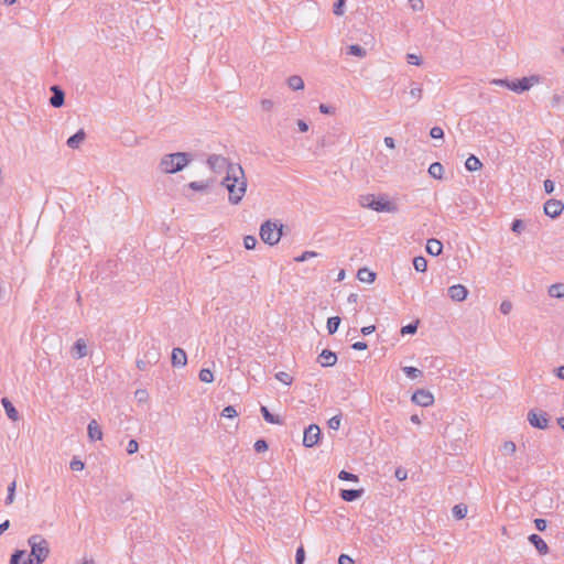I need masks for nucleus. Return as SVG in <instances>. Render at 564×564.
<instances>
[{
	"instance_id": "1",
	"label": "nucleus",
	"mask_w": 564,
	"mask_h": 564,
	"mask_svg": "<svg viewBox=\"0 0 564 564\" xmlns=\"http://www.w3.org/2000/svg\"><path fill=\"white\" fill-rule=\"evenodd\" d=\"M220 185L228 191V202L231 205L240 204L248 186L242 166H230Z\"/></svg>"
},
{
	"instance_id": "2",
	"label": "nucleus",
	"mask_w": 564,
	"mask_h": 564,
	"mask_svg": "<svg viewBox=\"0 0 564 564\" xmlns=\"http://www.w3.org/2000/svg\"><path fill=\"white\" fill-rule=\"evenodd\" d=\"M193 160L192 153L175 152L165 154L160 161V170L166 174H175L183 171Z\"/></svg>"
},
{
	"instance_id": "3",
	"label": "nucleus",
	"mask_w": 564,
	"mask_h": 564,
	"mask_svg": "<svg viewBox=\"0 0 564 564\" xmlns=\"http://www.w3.org/2000/svg\"><path fill=\"white\" fill-rule=\"evenodd\" d=\"M31 552L28 564H42L50 555V544L41 534H33L28 539Z\"/></svg>"
},
{
	"instance_id": "4",
	"label": "nucleus",
	"mask_w": 564,
	"mask_h": 564,
	"mask_svg": "<svg viewBox=\"0 0 564 564\" xmlns=\"http://www.w3.org/2000/svg\"><path fill=\"white\" fill-rule=\"evenodd\" d=\"M283 228V224L268 219L260 226V238L264 243L274 246L280 241Z\"/></svg>"
},
{
	"instance_id": "5",
	"label": "nucleus",
	"mask_w": 564,
	"mask_h": 564,
	"mask_svg": "<svg viewBox=\"0 0 564 564\" xmlns=\"http://www.w3.org/2000/svg\"><path fill=\"white\" fill-rule=\"evenodd\" d=\"M360 203L364 207H368L372 210L393 212L395 206L384 196H376L375 194H367L360 197Z\"/></svg>"
},
{
	"instance_id": "6",
	"label": "nucleus",
	"mask_w": 564,
	"mask_h": 564,
	"mask_svg": "<svg viewBox=\"0 0 564 564\" xmlns=\"http://www.w3.org/2000/svg\"><path fill=\"white\" fill-rule=\"evenodd\" d=\"M527 420L532 427L546 430L549 427L550 415L545 411L535 408L528 412Z\"/></svg>"
},
{
	"instance_id": "7",
	"label": "nucleus",
	"mask_w": 564,
	"mask_h": 564,
	"mask_svg": "<svg viewBox=\"0 0 564 564\" xmlns=\"http://www.w3.org/2000/svg\"><path fill=\"white\" fill-rule=\"evenodd\" d=\"M142 354L148 364L156 365L161 358V347L159 343L152 338L142 346Z\"/></svg>"
},
{
	"instance_id": "8",
	"label": "nucleus",
	"mask_w": 564,
	"mask_h": 564,
	"mask_svg": "<svg viewBox=\"0 0 564 564\" xmlns=\"http://www.w3.org/2000/svg\"><path fill=\"white\" fill-rule=\"evenodd\" d=\"M207 164L210 170L215 173H220L223 171H228L230 166H239L240 164L231 163L223 155L212 154L207 159Z\"/></svg>"
},
{
	"instance_id": "9",
	"label": "nucleus",
	"mask_w": 564,
	"mask_h": 564,
	"mask_svg": "<svg viewBox=\"0 0 564 564\" xmlns=\"http://www.w3.org/2000/svg\"><path fill=\"white\" fill-rule=\"evenodd\" d=\"M322 437V431L318 425L310 424L304 429L303 435V445L305 447H314L316 446Z\"/></svg>"
},
{
	"instance_id": "10",
	"label": "nucleus",
	"mask_w": 564,
	"mask_h": 564,
	"mask_svg": "<svg viewBox=\"0 0 564 564\" xmlns=\"http://www.w3.org/2000/svg\"><path fill=\"white\" fill-rule=\"evenodd\" d=\"M543 209H544V214L552 218V219H556L561 216V214L563 213L564 210V204L562 200H558V199H554V198H551V199H547L545 203H544V206H543Z\"/></svg>"
},
{
	"instance_id": "11",
	"label": "nucleus",
	"mask_w": 564,
	"mask_h": 564,
	"mask_svg": "<svg viewBox=\"0 0 564 564\" xmlns=\"http://www.w3.org/2000/svg\"><path fill=\"white\" fill-rule=\"evenodd\" d=\"M541 77L539 75H531L529 77H522V78H516L517 86L516 93L522 94L524 91H528L534 84H538L540 82Z\"/></svg>"
},
{
	"instance_id": "12",
	"label": "nucleus",
	"mask_w": 564,
	"mask_h": 564,
	"mask_svg": "<svg viewBox=\"0 0 564 564\" xmlns=\"http://www.w3.org/2000/svg\"><path fill=\"white\" fill-rule=\"evenodd\" d=\"M411 400L413 403H415L417 405L429 406V405L433 404L434 397L431 392L423 390V389H419L412 394Z\"/></svg>"
},
{
	"instance_id": "13",
	"label": "nucleus",
	"mask_w": 564,
	"mask_h": 564,
	"mask_svg": "<svg viewBox=\"0 0 564 564\" xmlns=\"http://www.w3.org/2000/svg\"><path fill=\"white\" fill-rule=\"evenodd\" d=\"M52 96L50 97V105L53 108H61L65 104V91L58 85L51 87Z\"/></svg>"
},
{
	"instance_id": "14",
	"label": "nucleus",
	"mask_w": 564,
	"mask_h": 564,
	"mask_svg": "<svg viewBox=\"0 0 564 564\" xmlns=\"http://www.w3.org/2000/svg\"><path fill=\"white\" fill-rule=\"evenodd\" d=\"M448 296L455 302H463L468 295V289L463 284H454L448 288Z\"/></svg>"
},
{
	"instance_id": "15",
	"label": "nucleus",
	"mask_w": 564,
	"mask_h": 564,
	"mask_svg": "<svg viewBox=\"0 0 564 564\" xmlns=\"http://www.w3.org/2000/svg\"><path fill=\"white\" fill-rule=\"evenodd\" d=\"M171 364L174 368H182L187 365V355L183 348H173L171 354Z\"/></svg>"
},
{
	"instance_id": "16",
	"label": "nucleus",
	"mask_w": 564,
	"mask_h": 564,
	"mask_svg": "<svg viewBox=\"0 0 564 564\" xmlns=\"http://www.w3.org/2000/svg\"><path fill=\"white\" fill-rule=\"evenodd\" d=\"M317 362L322 367H332L337 362V355L330 349H323L317 357Z\"/></svg>"
},
{
	"instance_id": "17",
	"label": "nucleus",
	"mask_w": 564,
	"mask_h": 564,
	"mask_svg": "<svg viewBox=\"0 0 564 564\" xmlns=\"http://www.w3.org/2000/svg\"><path fill=\"white\" fill-rule=\"evenodd\" d=\"M528 540L540 555H546L550 552L546 542L539 534L532 533L528 536Z\"/></svg>"
},
{
	"instance_id": "18",
	"label": "nucleus",
	"mask_w": 564,
	"mask_h": 564,
	"mask_svg": "<svg viewBox=\"0 0 564 564\" xmlns=\"http://www.w3.org/2000/svg\"><path fill=\"white\" fill-rule=\"evenodd\" d=\"M365 490L360 489H340L339 497L347 502H352L362 497Z\"/></svg>"
},
{
	"instance_id": "19",
	"label": "nucleus",
	"mask_w": 564,
	"mask_h": 564,
	"mask_svg": "<svg viewBox=\"0 0 564 564\" xmlns=\"http://www.w3.org/2000/svg\"><path fill=\"white\" fill-rule=\"evenodd\" d=\"M87 434L91 442L100 441L102 438V431L96 420H91L88 423Z\"/></svg>"
},
{
	"instance_id": "20",
	"label": "nucleus",
	"mask_w": 564,
	"mask_h": 564,
	"mask_svg": "<svg viewBox=\"0 0 564 564\" xmlns=\"http://www.w3.org/2000/svg\"><path fill=\"white\" fill-rule=\"evenodd\" d=\"M72 355L75 359H80L87 355V344L83 338H78L73 347Z\"/></svg>"
},
{
	"instance_id": "21",
	"label": "nucleus",
	"mask_w": 564,
	"mask_h": 564,
	"mask_svg": "<svg viewBox=\"0 0 564 564\" xmlns=\"http://www.w3.org/2000/svg\"><path fill=\"white\" fill-rule=\"evenodd\" d=\"M425 250L433 257L440 256L443 251V243L436 238H430L426 242Z\"/></svg>"
},
{
	"instance_id": "22",
	"label": "nucleus",
	"mask_w": 564,
	"mask_h": 564,
	"mask_svg": "<svg viewBox=\"0 0 564 564\" xmlns=\"http://www.w3.org/2000/svg\"><path fill=\"white\" fill-rule=\"evenodd\" d=\"M85 138H86V132L84 131V129H79L78 131H76L73 135H70L67 139L66 144L70 149H77V148H79L80 143H83Z\"/></svg>"
},
{
	"instance_id": "23",
	"label": "nucleus",
	"mask_w": 564,
	"mask_h": 564,
	"mask_svg": "<svg viewBox=\"0 0 564 564\" xmlns=\"http://www.w3.org/2000/svg\"><path fill=\"white\" fill-rule=\"evenodd\" d=\"M260 412H261L262 417H263V420L265 422H268L270 424H276V425L284 424V421L279 415H275V414L271 413L269 411L268 406L261 405L260 406Z\"/></svg>"
},
{
	"instance_id": "24",
	"label": "nucleus",
	"mask_w": 564,
	"mask_h": 564,
	"mask_svg": "<svg viewBox=\"0 0 564 564\" xmlns=\"http://www.w3.org/2000/svg\"><path fill=\"white\" fill-rule=\"evenodd\" d=\"M1 403L3 405V409L6 411L7 416L11 421H18L19 420V412L15 409V406L13 405V403L8 398H6V397L1 399Z\"/></svg>"
},
{
	"instance_id": "25",
	"label": "nucleus",
	"mask_w": 564,
	"mask_h": 564,
	"mask_svg": "<svg viewBox=\"0 0 564 564\" xmlns=\"http://www.w3.org/2000/svg\"><path fill=\"white\" fill-rule=\"evenodd\" d=\"M376 276V273L366 267L360 268L357 272V278L361 282L372 283Z\"/></svg>"
},
{
	"instance_id": "26",
	"label": "nucleus",
	"mask_w": 564,
	"mask_h": 564,
	"mask_svg": "<svg viewBox=\"0 0 564 564\" xmlns=\"http://www.w3.org/2000/svg\"><path fill=\"white\" fill-rule=\"evenodd\" d=\"M26 550L17 549L10 556L9 564H28Z\"/></svg>"
},
{
	"instance_id": "27",
	"label": "nucleus",
	"mask_w": 564,
	"mask_h": 564,
	"mask_svg": "<svg viewBox=\"0 0 564 564\" xmlns=\"http://www.w3.org/2000/svg\"><path fill=\"white\" fill-rule=\"evenodd\" d=\"M465 167L469 172H475L482 167V163L476 155L470 154L465 162Z\"/></svg>"
},
{
	"instance_id": "28",
	"label": "nucleus",
	"mask_w": 564,
	"mask_h": 564,
	"mask_svg": "<svg viewBox=\"0 0 564 564\" xmlns=\"http://www.w3.org/2000/svg\"><path fill=\"white\" fill-rule=\"evenodd\" d=\"M429 174L435 180H443L444 167L440 162H434L429 167Z\"/></svg>"
},
{
	"instance_id": "29",
	"label": "nucleus",
	"mask_w": 564,
	"mask_h": 564,
	"mask_svg": "<svg viewBox=\"0 0 564 564\" xmlns=\"http://www.w3.org/2000/svg\"><path fill=\"white\" fill-rule=\"evenodd\" d=\"M492 85L500 86L508 88L509 90L516 93L514 86H517L516 79H508V78H496L491 80Z\"/></svg>"
},
{
	"instance_id": "30",
	"label": "nucleus",
	"mask_w": 564,
	"mask_h": 564,
	"mask_svg": "<svg viewBox=\"0 0 564 564\" xmlns=\"http://www.w3.org/2000/svg\"><path fill=\"white\" fill-rule=\"evenodd\" d=\"M547 293L551 297L564 299V283L552 284L549 288Z\"/></svg>"
},
{
	"instance_id": "31",
	"label": "nucleus",
	"mask_w": 564,
	"mask_h": 564,
	"mask_svg": "<svg viewBox=\"0 0 564 564\" xmlns=\"http://www.w3.org/2000/svg\"><path fill=\"white\" fill-rule=\"evenodd\" d=\"M213 182V180H208L206 182L193 181L187 184V187L196 192H206L210 187Z\"/></svg>"
},
{
	"instance_id": "32",
	"label": "nucleus",
	"mask_w": 564,
	"mask_h": 564,
	"mask_svg": "<svg viewBox=\"0 0 564 564\" xmlns=\"http://www.w3.org/2000/svg\"><path fill=\"white\" fill-rule=\"evenodd\" d=\"M341 323V318L339 316H332L327 318L326 328L329 335H334Z\"/></svg>"
},
{
	"instance_id": "33",
	"label": "nucleus",
	"mask_w": 564,
	"mask_h": 564,
	"mask_svg": "<svg viewBox=\"0 0 564 564\" xmlns=\"http://www.w3.org/2000/svg\"><path fill=\"white\" fill-rule=\"evenodd\" d=\"M402 371L404 372V375L409 378V379H412V380H415V379H419V378H422L423 377V371L415 368V367H412V366H405L402 368Z\"/></svg>"
},
{
	"instance_id": "34",
	"label": "nucleus",
	"mask_w": 564,
	"mask_h": 564,
	"mask_svg": "<svg viewBox=\"0 0 564 564\" xmlns=\"http://www.w3.org/2000/svg\"><path fill=\"white\" fill-rule=\"evenodd\" d=\"M288 85L293 90H300L304 88V82L301 76L292 75L288 78Z\"/></svg>"
},
{
	"instance_id": "35",
	"label": "nucleus",
	"mask_w": 564,
	"mask_h": 564,
	"mask_svg": "<svg viewBox=\"0 0 564 564\" xmlns=\"http://www.w3.org/2000/svg\"><path fill=\"white\" fill-rule=\"evenodd\" d=\"M347 54L362 58L366 56L367 51L359 44H351L347 47Z\"/></svg>"
},
{
	"instance_id": "36",
	"label": "nucleus",
	"mask_w": 564,
	"mask_h": 564,
	"mask_svg": "<svg viewBox=\"0 0 564 564\" xmlns=\"http://www.w3.org/2000/svg\"><path fill=\"white\" fill-rule=\"evenodd\" d=\"M413 267L417 272H425L427 269V260L423 256L413 259Z\"/></svg>"
},
{
	"instance_id": "37",
	"label": "nucleus",
	"mask_w": 564,
	"mask_h": 564,
	"mask_svg": "<svg viewBox=\"0 0 564 564\" xmlns=\"http://www.w3.org/2000/svg\"><path fill=\"white\" fill-rule=\"evenodd\" d=\"M452 512L457 520H462L467 514V506L464 503L455 505L452 509Z\"/></svg>"
},
{
	"instance_id": "38",
	"label": "nucleus",
	"mask_w": 564,
	"mask_h": 564,
	"mask_svg": "<svg viewBox=\"0 0 564 564\" xmlns=\"http://www.w3.org/2000/svg\"><path fill=\"white\" fill-rule=\"evenodd\" d=\"M419 323V319H416L405 326H402L400 330L401 335H414L417 332Z\"/></svg>"
},
{
	"instance_id": "39",
	"label": "nucleus",
	"mask_w": 564,
	"mask_h": 564,
	"mask_svg": "<svg viewBox=\"0 0 564 564\" xmlns=\"http://www.w3.org/2000/svg\"><path fill=\"white\" fill-rule=\"evenodd\" d=\"M198 377H199L200 381L206 382V383H210L214 381V373L208 368L200 369Z\"/></svg>"
},
{
	"instance_id": "40",
	"label": "nucleus",
	"mask_w": 564,
	"mask_h": 564,
	"mask_svg": "<svg viewBox=\"0 0 564 564\" xmlns=\"http://www.w3.org/2000/svg\"><path fill=\"white\" fill-rule=\"evenodd\" d=\"M338 478L340 480H344V481H352V482H357L359 480V477L358 475L356 474H352L350 471H347L345 469L340 470L339 474H338Z\"/></svg>"
},
{
	"instance_id": "41",
	"label": "nucleus",
	"mask_w": 564,
	"mask_h": 564,
	"mask_svg": "<svg viewBox=\"0 0 564 564\" xmlns=\"http://www.w3.org/2000/svg\"><path fill=\"white\" fill-rule=\"evenodd\" d=\"M15 489H17V481L13 480L8 486V495H7V498H6V505L9 506V505H11L13 502L14 496H15Z\"/></svg>"
},
{
	"instance_id": "42",
	"label": "nucleus",
	"mask_w": 564,
	"mask_h": 564,
	"mask_svg": "<svg viewBox=\"0 0 564 564\" xmlns=\"http://www.w3.org/2000/svg\"><path fill=\"white\" fill-rule=\"evenodd\" d=\"M346 8V0H336L333 4V13L335 15H343Z\"/></svg>"
},
{
	"instance_id": "43",
	"label": "nucleus",
	"mask_w": 564,
	"mask_h": 564,
	"mask_svg": "<svg viewBox=\"0 0 564 564\" xmlns=\"http://www.w3.org/2000/svg\"><path fill=\"white\" fill-rule=\"evenodd\" d=\"M69 468L73 471H80L85 468V463L78 458L77 456H74L73 459L69 463Z\"/></svg>"
},
{
	"instance_id": "44",
	"label": "nucleus",
	"mask_w": 564,
	"mask_h": 564,
	"mask_svg": "<svg viewBox=\"0 0 564 564\" xmlns=\"http://www.w3.org/2000/svg\"><path fill=\"white\" fill-rule=\"evenodd\" d=\"M422 87L419 84L412 83V88L409 91L411 98L420 100L422 98Z\"/></svg>"
},
{
	"instance_id": "45",
	"label": "nucleus",
	"mask_w": 564,
	"mask_h": 564,
	"mask_svg": "<svg viewBox=\"0 0 564 564\" xmlns=\"http://www.w3.org/2000/svg\"><path fill=\"white\" fill-rule=\"evenodd\" d=\"M253 448L257 453H263L268 451L269 444L264 438H259L254 442Z\"/></svg>"
},
{
	"instance_id": "46",
	"label": "nucleus",
	"mask_w": 564,
	"mask_h": 564,
	"mask_svg": "<svg viewBox=\"0 0 564 564\" xmlns=\"http://www.w3.org/2000/svg\"><path fill=\"white\" fill-rule=\"evenodd\" d=\"M257 245L258 240L254 236L249 235L243 238V246L247 250L254 249Z\"/></svg>"
},
{
	"instance_id": "47",
	"label": "nucleus",
	"mask_w": 564,
	"mask_h": 564,
	"mask_svg": "<svg viewBox=\"0 0 564 564\" xmlns=\"http://www.w3.org/2000/svg\"><path fill=\"white\" fill-rule=\"evenodd\" d=\"M275 378H276L280 382H282V383H284V384H286V386H290V384L292 383V381H293V377H292L291 375H289L288 372H285V371H280V372H278V373L275 375Z\"/></svg>"
},
{
	"instance_id": "48",
	"label": "nucleus",
	"mask_w": 564,
	"mask_h": 564,
	"mask_svg": "<svg viewBox=\"0 0 564 564\" xmlns=\"http://www.w3.org/2000/svg\"><path fill=\"white\" fill-rule=\"evenodd\" d=\"M221 416L227 417V419H234V417L238 416V412L234 405H227L224 408V410L221 412Z\"/></svg>"
},
{
	"instance_id": "49",
	"label": "nucleus",
	"mask_w": 564,
	"mask_h": 564,
	"mask_svg": "<svg viewBox=\"0 0 564 564\" xmlns=\"http://www.w3.org/2000/svg\"><path fill=\"white\" fill-rule=\"evenodd\" d=\"M511 230L516 234H521L524 230V223L522 219L516 218L511 224Z\"/></svg>"
},
{
	"instance_id": "50",
	"label": "nucleus",
	"mask_w": 564,
	"mask_h": 564,
	"mask_svg": "<svg viewBox=\"0 0 564 564\" xmlns=\"http://www.w3.org/2000/svg\"><path fill=\"white\" fill-rule=\"evenodd\" d=\"M517 446L512 441H507L502 445V452L506 455H512L516 453Z\"/></svg>"
},
{
	"instance_id": "51",
	"label": "nucleus",
	"mask_w": 564,
	"mask_h": 564,
	"mask_svg": "<svg viewBox=\"0 0 564 564\" xmlns=\"http://www.w3.org/2000/svg\"><path fill=\"white\" fill-rule=\"evenodd\" d=\"M340 422H341V415L338 414V415H334L333 417H330L327 422V425L330 430H338L340 426Z\"/></svg>"
},
{
	"instance_id": "52",
	"label": "nucleus",
	"mask_w": 564,
	"mask_h": 564,
	"mask_svg": "<svg viewBox=\"0 0 564 564\" xmlns=\"http://www.w3.org/2000/svg\"><path fill=\"white\" fill-rule=\"evenodd\" d=\"M430 137L435 140H437V139L443 140L444 139V130L441 127L435 126L430 130Z\"/></svg>"
},
{
	"instance_id": "53",
	"label": "nucleus",
	"mask_w": 564,
	"mask_h": 564,
	"mask_svg": "<svg viewBox=\"0 0 564 564\" xmlns=\"http://www.w3.org/2000/svg\"><path fill=\"white\" fill-rule=\"evenodd\" d=\"M305 562V550L303 545H300L296 549L295 553V564H304Z\"/></svg>"
},
{
	"instance_id": "54",
	"label": "nucleus",
	"mask_w": 564,
	"mask_h": 564,
	"mask_svg": "<svg viewBox=\"0 0 564 564\" xmlns=\"http://www.w3.org/2000/svg\"><path fill=\"white\" fill-rule=\"evenodd\" d=\"M317 256H318V253L315 251H304L301 256L295 258V261L304 262V261L308 260L310 258H314Z\"/></svg>"
},
{
	"instance_id": "55",
	"label": "nucleus",
	"mask_w": 564,
	"mask_h": 564,
	"mask_svg": "<svg viewBox=\"0 0 564 564\" xmlns=\"http://www.w3.org/2000/svg\"><path fill=\"white\" fill-rule=\"evenodd\" d=\"M534 527L538 531L544 532L547 528V521L542 518L534 519Z\"/></svg>"
},
{
	"instance_id": "56",
	"label": "nucleus",
	"mask_w": 564,
	"mask_h": 564,
	"mask_svg": "<svg viewBox=\"0 0 564 564\" xmlns=\"http://www.w3.org/2000/svg\"><path fill=\"white\" fill-rule=\"evenodd\" d=\"M138 449H139V443L135 440H133V438L130 440L128 445H127V448H126L127 453L129 455H132V454L137 453Z\"/></svg>"
},
{
	"instance_id": "57",
	"label": "nucleus",
	"mask_w": 564,
	"mask_h": 564,
	"mask_svg": "<svg viewBox=\"0 0 564 564\" xmlns=\"http://www.w3.org/2000/svg\"><path fill=\"white\" fill-rule=\"evenodd\" d=\"M134 395H135L138 402H140V403L145 402L149 399V394H148L147 390H144V389H138L135 391Z\"/></svg>"
},
{
	"instance_id": "58",
	"label": "nucleus",
	"mask_w": 564,
	"mask_h": 564,
	"mask_svg": "<svg viewBox=\"0 0 564 564\" xmlns=\"http://www.w3.org/2000/svg\"><path fill=\"white\" fill-rule=\"evenodd\" d=\"M406 62L411 65H421L422 64V59L420 56L415 55V54H412V53H409L406 55Z\"/></svg>"
},
{
	"instance_id": "59",
	"label": "nucleus",
	"mask_w": 564,
	"mask_h": 564,
	"mask_svg": "<svg viewBox=\"0 0 564 564\" xmlns=\"http://www.w3.org/2000/svg\"><path fill=\"white\" fill-rule=\"evenodd\" d=\"M409 4L413 11H422L424 9L423 0H409Z\"/></svg>"
},
{
	"instance_id": "60",
	"label": "nucleus",
	"mask_w": 564,
	"mask_h": 564,
	"mask_svg": "<svg viewBox=\"0 0 564 564\" xmlns=\"http://www.w3.org/2000/svg\"><path fill=\"white\" fill-rule=\"evenodd\" d=\"M318 110L323 115H332L335 112V108L330 105L319 104Z\"/></svg>"
},
{
	"instance_id": "61",
	"label": "nucleus",
	"mask_w": 564,
	"mask_h": 564,
	"mask_svg": "<svg viewBox=\"0 0 564 564\" xmlns=\"http://www.w3.org/2000/svg\"><path fill=\"white\" fill-rule=\"evenodd\" d=\"M499 310L503 315H507L512 310V303L510 301H502Z\"/></svg>"
},
{
	"instance_id": "62",
	"label": "nucleus",
	"mask_w": 564,
	"mask_h": 564,
	"mask_svg": "<svg viewBox=\"0 0 564 564\" xmlns=\"http://www.w3.org/2000/svg\"><path fill=\"white\" fill-rule=\"evenodd\" d=\"M394 476L398 480L402 481V480H405L406 477H408V471L406 469L402 468V467H398L394 471Z\"/></svg>"
},
{
	"instance_id": "63",
	"label": "nucleus",
	"mask_w": 564,
	"mask_h": 564,
	"mask_svg": "<svg viewBox=\"0 0 564 564\" xmlns=\"http://www.w3.org/2000/svg\"><path fill=\"white\" fill-rule=\"evenodd\" d=\"M543 186L546 194H552L555 188L554 182L550 178L544 181Z\"/></svg>"
},
{
	"instance_id": "64",
	"label": "nucleus",
	"mask_w": 564,
	"mask_h": 564,
	"mask_svg": "<svg viewBox=\"0 0 564 564\" xmlns=\"http://www.w3.org/2000/svg\"><path fill=\"white\" fill-rule=\"evenodd\" d=\"M338 564H355V561L347 554H340L338 557Z\"/></svg>"
}]
</instances>
